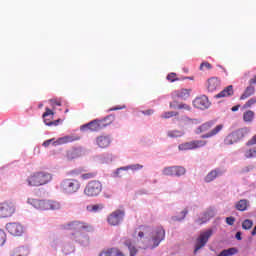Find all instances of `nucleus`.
<instances>
[{"label": "nucleus", "instance_id": "nucleus-46", "mask_svg": "<svg viewBox=\"0 0 256 256\" xmlns=\"http://www.w3.org/2000/svg\"><path fill=\"white\" fill-rule=\"evenodd\" d=\"M49 115H54V113L52 112L51 109L46 108V111H45V113L42 115V117H43V119H45V118L49 117Z\"/></svg>", "mask_w": 256, "mask_h": 256}, {"label": "nucleus", "instance_id": "nucleus-11", "mask_svg": "<svg viewBox=\"0 0 256 256\" xmlns=\"http://www.w3.org/2000/svg\"><path fill=\"white\" fill-rule=\"evenodd\" d=\"M212 236H213V230L211 229L201 232L199 237L196 239L194 253H197V251H199L200 249H203V247L207 245L209 239H211Z\"/></svg>", "mask_w": 256, "mask_h": 256}, {"label": "nucleus", "instance_id": "nucleus-8", "mask_svg": "<svg viewBox=\"0 0 256 256\" xmlns=\"http://www.w3.org/2000/svg\"><path fill=\"white\" fill-rule=\"evenodd\" d=\"M125 219V210H115L110 213L107 217V223L111 227H119L123 220Z\"/></svg>", "mask_w": 256, "mask_h": 256}, {"label": "nucleus", "instance_id": "nucleus-10", "mask_svg": "<svg viewBox=\"0 0 256 256\" xmlns=\"http://www.w3.org/2000/svg\"><path fill=\"white\" fill-rule=\"evenodd\" d=\"M73 141H79V137L75 136H63L55 140L54 138L46 140L43 142V147H49V145H54L57 147L59 145H67V143H73Z\"/></svg>", "mask_w": 256, "mask_h": 256}, {"label": "nucleus", "instance_id": "nucleus-4", "mask_svg": "<svg viewBox=\"0 0 256 256\" xmlns=\"http://www.w3.org/2000/svg\"><path fill=\"white\" fill-rule=\"evenodd\" d=\"M115 121V115H108L102 120H93L89 122L88 124H85L81 127L82 131H92L97 132L101 131V129H105V127H108V125H111Z\"/></svg>", "mask_w": 256, "mask_h": 256}, {"label": "nucleus", "instance_id": "nucleus-12", "mask_svg": "<svg viewBox=\"0 0 256 256\" xmlns=\"http://www.w3.org/2000/svg\"><path fill=\"white\" fill-rule=\"evenodd\" d=\"M185 173H187V170L183 166H168L162 171V174L168 177H182Z\"/></svg>", "mask_w": 256, "mask_h": 256}, {"label": "nucleus", "instance_id": "nucleus-24", "mask_svg": "<svg viewBox=\"0 0 256 256\" xmlns=\"http://www.w3.org/2000/svg\"><path fill=\"white\" fill-rule=\"evenodd\" d=\"M220 175H223V171L219 168H216L206 175L204 181L205 183H211L212 181H215L218 177H220Z\"/></svg>", "mask_w": 256, "mask_h": 256}, {"label": "nucleus", "instance_id": "nucleus-21", "mask_svg": "<svg viewBox=\"0 0 256 256\" xmlns=\"http://www.w3.org/2000/svg\"><path fill=\"white\" fill-rule=\"evenodd\" d=\"M221 87V80L217 77H212L207 81V89L209 93L215 92L216 89Z\"/></svg>", "mask_w": 256, "mask_h": 256}, {"label": "nucleus", "instance_id": "nucleus-56", "mask_svg": "<svg viewBox=\"0 0 256 256\" xmlns=\"http://www.w3.org/2000/svg\"><path fill=\"white\" fill-rule=\"evenodd\" d=\"M223 70H224V73H227V70L225 68H223Z\"/></svg>", "mask_w": 256, "mask_h": 256}, {"label": "nucleus", "instance_id": "nucleus-54", "mask_svg": "<svg viewBox=\"0 0 256 256\" xmlns=\"http://www.w3.org/2000/svg\"><path fill=\"white\" fill-rule=\"evenodd\" d=\"M196 223H198V225H203V223H205V221H201V219H198V220L196 221Z\"/></svg>", "mask_w": 256, "mask_h": 256}, {"label": "nucleus", "instance_id": "nucleus-15", "mask_svg": "<svg viewBox=\"0 0 256 256\" xmlns=\"http://www.w3.org/2000/svg\"><path fill=\"white\" fill-rule=\"evenodd\" d=\"M6 230L14 237H21V235L25 232L23 225L17 222H10L6 224Z\"/></svg>", "mask_w": 256, "mask_h": 256}, {"label": "nucleus", "instance_id": "nucleus-20", "mask_svg": "<svg viewBox=\"0 0 256 256\" xmlns=\"http://www.w3.org/2000/svg\"><path fill=\"white\" fill-rule=\"evenodd\" d=\"M224 128H225V125L218 124L212 130H210L206 134L202 135L201 139H211L212 137L219 135L223 131Z\"/></svg>", "mask_w": 256, "mask_h": 256}, {"label": "nucleus", "instance_id": "nucleus-3", "mask_svg": "<svg viewBox=\"0 0 256 256\" xmlns=\"http://www.w3.org/2000/svg\"><path fill=\"white\" fill-rule=\"evenodd\" d=\"M162 119H171V117H176L174 118V123H178V125H187L189 127H191V125H199L201 123H203V120L201 119H191L188 116H179V112H175V111H168V112H164L161 115Z\"/></svg>", "mask_w": 256, "mask_h": 256}, {"label": "nucleus", "instance_id": "nucleus-31", "mask_svg": "<svg viewBox=\"0 0 256 256\" xmlns=\"http://www.w3.org/2000/svg\"><path fill=\"white\" fill-rule=\"evenodd\" d=\"M238 253H239V250L235 247H232V248L222 250L218 256H233V255H237Z\"/></svg>", "mask_w": 256, "mask_h": 256}, {"label": "nucleus", "instance_id": "nucleus-51", "mask_svg": "<svg viewBox=\"0 0 256 256\" xmlns=\"http://www.w3.org/2000/svg\"><path fill=\"white\" fill-rule=\"evenodd\" d=\"M153 113H155V111L153 109H149L144 112V115H153Z\"/></svg>", "mask_w": 256, "mask_h": 256}, {"label": "nucleus", "instance_id": "nucleus-2", "mask_svg": "<svg viewBox=\"0 0 256 256\" xmlns=\"http://www.w3.org/2000/svg\"><path fill=\"white\" fill-rule=\"evenodd\" d=\"M53 181V174L46 171H37L27 178L29 187H42Z\"/></svg>", "mask_w": 256, "mask_h": 256}, {"label": "nucleus", "instance_id": "nucleus-22", "mask_svg": "<svg viewBox=\"0 0 256 256\" xmlns=\"http://www.w3.org/2000/svg\"><path fill=\"white\" fill-rule=\"evenodd\" d=\"M96 145L100 147V149H107L109 145H111V137L107 135H101L96 138Z\"/></svg>", "mask_w": 256, "mask_h": 256}, {"label": "nucleus", "instance_id": "nucleus-17", "mask_svg": "<svg viewBox=\"0 0 256 256\" xmlns=\"http://www.w3.org/2000/svg\"><path fill=\"white\" fill-rule=\"evenodd\" d=\"M193 106L196 109H201L202 111H205V109H209L211 107V102L209 101V98L205 95L196 97L193 100Z\"/></svg>", "mask_w": 256, "mask_h": 256}, {"label": "nucleus", "instance_id": "nucleus-28", "mask_svg": "<svg viewBox=\"0 0 256 256\" xmlns=\"http://www.w3.org/2000/svg\"><path fill=\"white\" fill-rule=\"evenodd\" d=\"M129 169H131V171H139L141 169H143V165L141 164H132L129 166H125V167H121L117 169V175H119V171H129Z\"/></svg>", "mask_w": 256, "mask_h": 256}, {"label": "nucleus", "instance_id": "nucleus-18", "mask_svg": "<svg viewBox=\"0 0 256 256\" xmlns=\"http://www.w3.org/2000/svg\"><path fill=\"white\" fill-rule=\"evenodd\" d=\"M164 239H165V229H163V227L156 228L152 233L153 247H159V244Z\"/></svg>", "mask_w": 256, "mask_h": 256}, {"label": "nucleus", "instance_id": "nucleus-37", "mask_svg": "<svg viewBox=\"0 0 256 256\" xmlns=\"http://www.w3.org/2000/svg\"><path fill=\"white\" fill-rule=\"evenodd\" d=\"M253 227V221L246 219L242 222V229H244L245 231H249V229H251Z\"/></svg>", "mask_w": 256, "mask_h": 256}, {"label": "nucleus", "instance_id": "nucleus-39", "mask_svg": "<svg viewBox=\"0 0 256 256\" xmlns=\"http://www.w3.org/2000/svg\"><path fill=\"white\" fill-rule=\"evenodd\" d=\"M6 241H7V234L5 233V230L0 229V247H3Z\"/></svg>", "mask_w": 256, "mask_h": 256}, {"label": "nucleus", "instance_id": "nucleus-45", "mask_svg": "<svg viewBox=\"0 0 256 256\" xmlns=\"http://www.w3.org/2000/svg\"><path fill=\"white\" fill-rule=\"evenodd\" d=\"M227 225H235V217L230 216L226 218Z\"/></svg>", "mask_w": 256, "mask_h": 256}, {"label": "nucleus", "instance_id": "nucleus-23", "mask_svg": "<svg viewBox=\"0 0 256 256\" xmlns=\"http://www.w3.org/2000/svg\"><path fill=\"white\" fill-rule=\"evenodd\" d=\"M214 125H215V122L213 120L205 122L196 128L195 133L196 135H201V133H207V131H210V129H213Z\"/></svg>", "mask_w": 256, "mask_h": 256}, {"label": "nucleus", "instance_id": "nucleus-36", "mask_svg": "<svg viewBox=\"0 0 256 256\" xmlns=\"http://www.w3.org/2000/svg\"><path fill=\"white\" fill-rule=\"evenodd\" d=\"M167 81L170 83H175V81H181V78L177 77V73L171 72L166 77Z\"/></svg>", "mask_w": 256, "mask_h": 256}, {"label": "nucleus", "instance_id": "nucleus-7", "mask_svg": "<svg viewBox=\"0 0 256 256\" xmlns=\"http://www.w3.org/2000/svg\"><path fill=\"white\" fill-rule=\"evenodd\" d=\"M103 191V184L98 180H92L84 188V195L87 197H97Z\"/></svg>", "mask_w": 256, "mask_h": 256}, {"label": "nucleus", "instance_id": "nucleus-50", "mask_svg": "<svg viewBox=\"0 0 256 256\" xmlns=\"http://www.w3.org/2000/svg\"><path fill=\"white\" fill-rule=\"evenodd\" d=\"M169 107H170V109H177V102L176 101L170 102Z\"/></svg>", "mask_w": 256, "mask_h": 256}, {"label": "nucleus", "instance_id": "nucleus-27", "mask_svg": "<svg viewBox=\"0 0 256 256\" xmlns=\"http://www.w3.org/2000/svg\"><path fill=\"white\" fill-rule=\"evenodd\" d=\"M255 95V87L253 84H250L244 91V93L240 96V101H245V99H249V97Z\"/></svg>", "mask_w": 256, "mask_h": 256}, {"label": "nucleus", "instance_id": "nucleus-32", "mask_svg": "<svg viewBox=\"0 0 256 256\" xmlns=\"http://www.w3.org/2000/svg\"><path fill=\"white\" fill-rule=\"evenodd\" d=\"M247 207H249V201L242 199L236 203L237 211H247Z\"/></svg>", "mask_w": 256, "mask_h": 256}, {"label": "nucleus", "instance_id": "nucleus-48", "mask_svg": "<svg viewBox=\"0 0 256 256\" xmlns=\"http://www.w3.org/2000/svg\"><path fill=\"white\" fill-rule=\"evenodd\" d=\"M121 109H125V106H117V107H113V108H110L109 111H119Z\"/></svg>", "mask_w": 256, "mask_h": 256}, {"label": "nucleus", "instance_id": "nucleus-6", "mask_svg": "<svg viewBox=\"0 0 256 256\" xmlns=\"http://www.w3.org/2000/svg\"><path fill=\"white\" fill-rule=\"evenodd\" d=\"M79 189H81V182L77 179L66 178L60 183V190L62 193H66V195H73V193H77Z\"/></svg>", "mask_w": 256, "mask_h": 256}, {"label": "nucleus", "instance_id": "nucleus-43", "mask_svg": "<svg viewBox=\"0 0 256 256\" xmlns=\"http://www.w3.org/2000/svg\"><path fill=\"white\" fill-rule=\"evenodd\" d=\"M187 213H189V211L187 209L182 210L181 212V218L176 217L175 221H182V219H184L185 217H187Z\"/></svg>", "mask_w": 256, "mask_h": 256}, {"label": "nucleus", "instance_id": "nucleus-52", "mask_svg": "<svg viewBox=\"0 0 256 256\" xmlns=\"http://www.w3.org/2000/svg\"><path fill=\"white\" fill-rule=\"evenodd\" d=\"M237 241H241L243 239V237H241V232H237L235 235Z\"/></svg>", "mask_w": 256, "mask_h": 256}, {"label": "nucleus", "instance_id": "nucleus-44", "mask_svg": "<svg viewBox=\"0 0 256 256\" xmlns=\"http://www.w3.org/2000/svg\"><path fill=\"white\" fill-rule=\"evenodd\" d=\"M50 103L52 104V107H61V101L57 100V99H51Z\"/></svg>", "mask_w": 256, "mask_h": 256}, {"label": "nucleus", "instance_id": "nucleus-41", "mask_svg": "<svg viewBox=\"0 0 256 256\" xmlns=\"http://www.w3.org/2000/svg\"><path fill=\"white\" fill-rule=\"evenodd\" d=\"M256 103V97H253L251 99H249L245 104H244V108L247 109L249 107H253V105H255Z\"/></svg>", "mask_w": 256, "mask_h": 256}, {"label": "nucleus", "instance_id": "nucleus-26", "mask_svg": "<svg viewBox=\"0 0 256 256\" xmlns=\"http://www.w3.org/2000/svg\"><path fill=\"white\" fill-rule=\"evenodd\" d=\"M233 93H234V91H233V85H229V86H227L226 88H224L221 92H219V93L215 96V98H216V99H221V98H223V97H231V96H233Z\"/></svg>", "mask_w": 256, "mask_h": 256}, {"label": "nucleus", "instance_id": "nucleus-25", "mask_svg": "<svg viewBox=\"0 0 256 256\" xmlns=\"http://www.w3.org/2000/svg\"><path fill=\"white\" fill-rule=\"evenodd\" d=\"M83 155V150L81 148H72L66 152V159L68 161H73V159H78Z\"/></svg>", "mask_w": 256, "mask_h": 256}, {"label": "nucleus", "instance_id": "nucleus-49", "mask_svg": "<svg viewBox=\"0 0 256 256\" xmlns=\"http://www.w3.org/2000/svg\"><path fill=\"white\" fill-rule=\"evenodd\" d=\"M137 255V249L135 247L130 248V256H136Z\"/></svg>", "mask_w": 256, "mask_h": 256}, {"label": "nucleus", "instance_id": "nucleus-9", "mask_svg": "<svg viewBox=\"0 0 256 256\" xmlns=\"http://www.w3.org/2000/svg\"><path fill=\"white\" fill-rule=\"evenodd\" d=\"M247 132L244 129H238L234 132H231L224 138V145L229 146V145H235V143H239L241 139L245 137V134Z\"/></svg>", "mask_w": 256, "mask_h": 256}, {"label": "nucleus", "instance_id": "nucleus-38", "mask_svg": "<svg viewBox=\"0 0 256 256\" xmlns=\"http://www.w3.org/2000/svg\"><path fill=\"white\" fill-rule=\"evenodd\" d=\"M177 109L179 110V111H191V105H189V104H186V103H179L178 105H177Z\"/></svg>", "mask_w": 256, "mask_h": 256}, {"label": "nucleus", "instance_id": "nucleus-14", "mask_svg": "<svg viewBox=\"0 0 256 256\" xmlns=\"http://www.w3.org/2000/svg\"><path fill=\"white\" fill-rule=\"evenodd\" d=\"M15 213V204L13 202L0 203V219L11 217Z\"/></svg>", "mask_w": 256, "mask_h": 256}, {"label": "nucleus", "instance_id": "nucleus-13", "mask_svg": "<svg viewBox=\"0 0 256 256\" xmlns=\"http://www.w3.org/2000/svg\"><path fill=\"white\" fill-rule=\"evenodd\" d=\"M207 145V141L205 140H192L190 142H185L178 146L180 151H191L193 149H201V147H205Z\"/></svg>", "mask_w": 256, "mask_h": 256}, {"label": "nucleus", "instance_id": "nucleus-33", "mask_svg": "<svg viewBox=\"0 0 256 256\" xmlns=\"http://www.w3.org/2000/svg\"><path fill=\"white\" fill-rule=\"evenodd\" d=\"M185 135V132L181 130H170L167 132V136L171 139H177V137H183Z\"/></svg>", "mask_w": 256, "mask_h": 256}, {"label": "nucleus", "instance_id": "nucleus-47", "mask_svg": "<svg viewBox=\"0 0 256 256\" xmlns=\"http://www.w3.org/2000/svg\"><path fill=\"white\" fill-rule=\"evenodd\" d=\"M246 145H247L248 147H251V145H256V134L252 137L251 140H249V141L246 143Z\"/></svg>", "mask_w": 256, "mask_h": 256}, {"label": "nucleus", "instance_id": "nucleus-55", "mask_svg": "<svg viewBox=\"0 0 256 256\" xmlns=\"http://www.w3.org/2000/svg\"><path fill=\"white\" fill-rule=\"evenodd\" d=\"M65 113H69V109H66V110H65Z\"/></svg>", "mask_w": 256, "mask_h": 256}, {"label": "nucleus", "instance_id": "nucleus-53", "mask_svg": "<svg viewBox=\"0 0 256 256\" xmlns=\"http://www.w3.org/2000/svg\"><path fill=\"white\" fill-rule=\"evenodd\" d=\"M239 107H241V105H236V106L231 108V111H233V112L239 111Z\"/></svg>", "mask_w": 256, "mask_h": 256}, {"label": "nucleus", "instance_id": "nucleus-35", "mask_svg": "<svg viewBox=\"0 0 256 256\" xmlns=\"http://www.w3.org/2000/svg\"><path fill=\"white\" fill-rule=\"evenodd\" d=\"M151 231V228L149 226H140L138 228V237L140 239H143V237H145V235H147V233H149Z\"/></svg>", "mask_w": 256, "mask_h": 256}, {"label": "nucleus", "instance_id": "nucleus-40", "mask_svg": "<svg viewBox=\"0 0 256 256\" xmlns=\"http://www.w3.org/2000/svg\"><path fill=\"white\" fill-rule=\"evenodd\" d=\"M205 69H208V70L213 69V66L209 62H202L200 64V71H204Z\"/></svg>", "mask_w": 256, "mask_h": 256}, {"label": "nucleus", "instance_id": "nucleus-16", "mask_svg": "<svg viewBox=\"0 0 256 256\" xmlns=\"http://www.w3.org/2000/svg\"><path fill=\"white\" fill-rule=\"evenodd\" d=\"M71 175H80L82 181H89V179H95L97 177V172H87L85 168H77L71 171Z\"/></svg>", "mask_w": 256, "mask_h": 256}, {"label": "nucleus", "instance_id": "nucleus-29", "mask_svg": "<svg viewBox=\"0 0 256 256\" xmlns=\"http://www.w3.org/2000/svg\"><path fill=\"white\" fill-rule=\"evenodd\" d=\"M89 213H99V211H103L105 209V205L103 204H91L86 207Z\"/></svg>", "mask_w": 256, "mask_h": 256}, {"label": "nucleus", "instance_id": "nucleus-19", "mask_svg": "<svg viewBox=\"0 0 256 256\" xmlns=\"http://www.w3.org/2000/svg\"><path fill=\"white\" fill-rule=\"evenodd\" d=\"M193 89L191 88H181L178 90H175L172 93V96L177 98V99H182V101H187V99H189L191 97V93H192Z\"/></svg>", "mask_w": 256, "mask_h": 256}, {"label": "nucleus", "instance_id": "nucleus-5", "mask_svg": "<svg viewBox=\"0 0 256 256\" xmlns=\"http://www.w3.org/2000/svg\"><path fill=\"white\" fill-rule=\"evenodd\" d=\"M28 203L40 211H58L61 209V203L53 200L28 199Z\"/></svg>", "mask_w": 256, "mask_h": 256}, {"label": "nucleus", "instance_id": "nucleus-34", "mask_svg": "<svg viewBox=\"0 0 256 256\" xmlns=\"http://www.w3.org/2000/svg\"><path fill=\"white\" fill-rule=\"evenodd\" d=\"M255 119V112L248 110L243 114V120L245 123H251Z\"/></svg>", "mask_w": 256, "mask_h": 256}, {"label": "nucleus", "instance_id": "nucleus-1", "mask_svg": "<svg viewBox=\"0 0 256 256\" xmlns=\"http://www.w3.org/2000/svg\"><path fill=\"white\" fill-rule=\"evenodd\" d=\"M61 231H74L70 234L71 241L76 243H89V237L83 235L81 231H87L90 233L94 231V228L91 224L79 220H74L65 224L60 225Z\"/></svg>", "mask_w": 256, "mask_h": 256}, {"label": "nucleus", "instance_id": "nucleus-42", "mask_svg": "<svg viewBox=\"0 0 256 256\" xmlns=\"http://www.w3.org/2000/svg\"><path fill=\"white\" fill-rule=\"evenodd\" d=\"M44 123H45V125H47L48 127H51L52 125H58V124H59V120L50 121L49 119L44 118Z\"/></svg>", "mask_w": 256, "mask_h": 256}, {"label": "nucleus", "instance_id": "nucleus-30", "mask_svg": "<svg viewBox=\"0 0 256 256\" xmlns=\"http://www.w3.org/2000/svg\"><path fill=\"white\" fill-rule=\"evenodd\" d=\"M11 256H29V249L25 247L16 248L12 251Z\"/></svg>", "mask_w": 256, "mask_h": 256}]
</instances>
